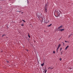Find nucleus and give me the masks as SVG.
<instances>
[{"instance_id":"nucleus-7","label":"nucleus","mask_w":73,"mask_h":73,"mask_svg":"<svg viewBox=\"0 0 73 73\" xmlns=\"http://www.w3.org/2000/svg\"><path fill=\"white\" fill-rule=\"evenodd\" d=\"M44 64L43 63L42 64H41V66H43L44 65Z\"/></svg>"},{"instance_id":"nucleus-1","label":"nucleus","mask_w":73,"mask_h":73,"mask_svg":"<svg viewBox=\"0 0 73 73\" xmlns=\"http://www.w3.org/2000/svg\"><path fill=\"white\" fill-rule=\"evenodd\" d=\"M47 6L46 4L45 6V7H46V8H45L44 9V11H45V12L46 13H47V9H46V8H47Z\"/></svg>"},{"instance_id":"nucleus-20","label":"nucleus","mask_w":73,"mask_h":73,"mask_svg":"<svg viewBox=\"0 0 73 73\" xmlns=\"http://www.w3.org/2000/svg\"><path fill=\"white\" fill-rule=\"evenodd\" d=\"M65 42H67L66 41H65Z\"/></svg>"},{"instance_id":"nucleus-6","label":"nucleus","mask_w":73,"mask_h":73,"mask_svg":"<svg viewBox=\"0 0 73 73\" xmlns=\"http://www.w3.org/2000/svg\"><path fill=\"white\" fill-rule=\"evenodd\" d=\"M69 46H67L65 48V49L66 50L69 47Z\"/></svg>"},{"instance_id":"nucleus-12","label":"nucleus","mask_w":73,"mask_h":73,"mask_svg":"<svg viewBox=\"0 0 73 73\" xmlns=\"http://www.w3.org/2000/svg\"><path fill=\"white\" fill-rule=\"evenodd\" d=\"M47 72V70H46L45 72V73H46Z\"/></svg>"},{"instance_id":"nucleus-23","label":"nucleus","mask_w":73,"mask_h":73,"mask_svg":"<svg viewBox=\"0 0 73 73\" xmlns=\"http://www.w3.org/2000/svg\"><path fill=\"white\" fill-rule=\"evenodd\" d=\"M17 12H20L21 11H17Z\"/></svg>"},{"instance_id":"nucleus-3","label":"nucleus","mask_w":73,"mask_h":73,"mask_svg":"<svg viewBox=\"0 0 73 73\" xmlns=\"http://www.w3.org/2000/svg\"><path fill=\"white\" fill-rule=\"evenodd\" d=\"M55 12H57V14H58V16H60V13H59V11H58V10H57V11H56H56H55Z\"/></svg>"},{"instance_id":"nucleus-13","label":"nucleus","mask_w":73,"mask_h":73,"mask_svg":"<svg viewBox=\"0 0 73 73\" xmlns=\"http://www.w3.org/2000/svg\"><path fill=\"white\" fill-rule=\"evenodd\" d=\"M59 60H60V61H61L62 60V59L61 58H60L59 59Z\"/></svg>"},{"instance_id":"nucleus-14","label":"nucleus","mask_w":73,"mask_h":73,"mask_svg":"<svg viewBox=\"0 0 73 73\" xmlns=\"http://www.w3.org/2000/svg\"><path fill=\"white\" fill-rule=\"evenodd\" d=\"M22 21H23L24 22H25V21H24V20H23Z\"/></svg>"},{"instance_id":"nucleus-2","label":"nucleus","mask_w":73,"mask_h":73,"mask_svg":"<svg viewBox=\"0 0 73 73\" xmlns=\"http://www.w3.org/2000/svg\"><path fill=\"white\" fill-rule=\"evenodd\" d=\"M61 46V44H59L58 45V46L57 47V50H56V52H57L58 51V50L59 49V48Z\"/></svg>"},{"instance_id":"nucleus-9","label":"nucleus","mask_w":73,"mask_h":73,"mask_svg":"<svg viewBox=\"0 0 73 73\" xmlns=\"http://www.w3.org/2000/svg\"><path fill=\"white\" fill-rule=\"evenodd\" d=\"M28 37H29V38H30V36L29 35V34H28Z\"/></svg>"},{"instance_id":"nucleus-4","label":"nucleus","mask_w":73,"mask_h":73,"mask_svg":"<svg viewBox=\"0 0 73 73\" xmlns=\"http://www.w3.org/2000/svg\"><path fill=\"white\" fill-rule=\"evenodd\" d=\"M59 31H64V29H60L59 30Z\"/></svg>"},{"instance_id":"nucleus-18","label":"nucleus","mask_w":73,"mask_h":73,"mask_svg":"<svg viewBox=\"0 0 73 73\" xmlns=\"http://www.w3.org/2000/svg\"><path fill=\"white\" fill-rule=\"evenodd\" d=\"M21 26H24L23 25V24L21 25Z\"/></svg>"},{"instance_id":"nucleus-19","label":"nucleus","mask_w":73,"mask_h":73,"mask_svg":"<svg viewBox=\"0 0 73 73\" xmlns=\"http://www.w3.org/2000/svg\"><path fill=\"white\" fill-rule=\"evenodd\" d=\"M40 15H41V14L40 13V14H39V15H39V16H40Z\"/></svg>"},{"instance_id":"nucleus-5","label":"nucleus","mask_w":73,"mask_h":73,"mask_svg":"<svg viewBox=\"0 0 73 73\" xmlns=\"http://www.w3.org/2000/svg\"><path fill=\"white\" fill-rule=\"evenodd\" d=\"M62 27H63L62 25L60 27H58V29H60V28H62Z\"/></svg>"},{"instance_id":"nucleus-15","label":"nucleus","mask_w":73,"mask_h":73,"mask_svg":"<svg viewBox=\"0 0 73 73\" xmlns=\"http://www.w3.org/2000/svg\"><path fill=\"white\" fill-rule=\"evenodd\" d=\"M62 48H60V51H61L62 50Z\"/></svg>"},{"instance_id":"nucleus-10","label":"nucleus","mask_w":73,"mask_h":73,"mask_svg":"<svg viewBox=\"0 0 73 73\" xmlns=\"http://www.w3.org/2000/svg\"><path fill=\"white\" fill-rule=\"evenodd\" d=\"M62 52H60V54H63L62 53Z\"/></svg>"},{"instance_id":"nucleus-22","label":"nucleus","mask_w":73,"mask_h":73,"mask_svg":"<svg viewBox=\"0 0 73 73\" xmlns=\"http://www.w3.org/2000/svg\"><path fill=\"white\" fill-rule=\"evenodd\" d=\"M4 36V35H3L2 36V37H3Z\"/></svg>"},{"instance_id":"nucleus-11","label":"nucleus","mask_w":73,"mask_h":73,"mask_svg":"<svg viewBox=\"0 0 73 73\" xmlns=\"http://www.w3.org/2000/svg\"><path fill=\"white\" fill-rule=\"evenodd\" d=\"M53 53L54 54H55V53H56V52H55L54 51L53 52Z\"/></svg>"},{"instance_id":"nucleus-17","label":"nucleus","mask_w":73,"mask_h":73,"mask_svg":"<svg viewBox=\"0 0 73 73\" xmlns=\"http://www.w3.org/2000/svg\"><path fill=\"white\" fill-rule=\"evenodd\" d=\"M54 68H50V69H53Z\"/></svg>"},{"instance_id":"nucleus-21","label":"nucleus","mask_w":73,"mask_h":73,"mask_svg":"<svg viewBox=\"0 0 73 73\" xmlns=\"http://www.w3.org/2000/svg\"><path fill=\"white\" fill-rule=\"evenodd\" d=\"M5 35H3V36H5Z\"/></svg>"},{"instance_id":"nucleus-16","label":"nucleus","mask_w":73,"mask_h":73,"mask_svg":"<svg viewBox=\"0 0 73 73\" xmlns=\"http://www.w3.org/2000/svg\"><path fill=\"white\" fill-rule=\"evenodd\" d=\"M52 67H49L48 68V69H49L50 68Z\"/></svg>"},{"instance_id":"nucleus-8","label":"nucleus","mask_w":73,"mask_h":73,"mask_svg":"<svg viewBox=\"0 0 73 73\" xmlns=\"http://www.w3.org/2000/svg\"><path fill=\"white\" fill-rule=\"evenodd\" d=\"M52 25V24H50L48 26V27H50V26H51Z\"/></svg>"}]
</instances>
